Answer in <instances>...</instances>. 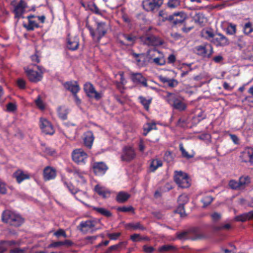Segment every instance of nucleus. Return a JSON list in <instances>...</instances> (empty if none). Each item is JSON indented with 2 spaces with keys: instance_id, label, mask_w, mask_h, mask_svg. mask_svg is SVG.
Masks as SVG:
<instances>
[{
  "instance_id": "obj_10",
  "label": "nucleus",
  "mask_w": 253,
  "mask_h": 253,
  "mask_svg": "<svg viewBox=\"0 0 253 253\" xmlns=\"http://www.w3.org/2000/svg\"><path fill=\"white\" fill-rule=\"evenodd\" d=\"M84 89L86 95L90 98H93L96 100L101 98V93L97 92L93 84L90 83H86L84 84Z\"/></svg>"
},
{
  "instance_id": "obj_14",
  "label": "nucleus",
  "mask_w": 253,
  "mask_h": 253,
  "mask_svg": "<svg viewBox=\"0 0 253 253\" xmlns=\"http://www.w3.org/2000/svg\"><path fill=\"white\" fill-rule=\"evenodd\" d=\"M40 127L42 131L46 134H53L54 131L51 123L46 119H40Z\"/></svg>"
},
{
  "instance_id": "obj_52",
  "label": "nucleus",
  "mask_w": 253,
  "mask_h": 253,
  "mask_svg": "<svg viewBox=\"0 0 253 253\" xmlns=\"http://www.w3.org/2000/svg\"><path fill=\"white\" fill-rule=\"evenodd\" d=\"M134 208L132 206L129 207H119L117 209V211H122L124 212H129V211H134Z\"/></svg>"
},
{
  "instance_id": "obj_54",
  "label": "nucleus",
  "mask_w": 253,
  "mask_h": 253,
  "mask_svg": "<svg viewBox=\"0 0 253 253\" xmlns=\"http://www.w3.org/2000/svg\"><path fill=\"white\" fill-rule=\"evenodd\" d=\"M180 4V0H169L168 5L170 8H175Z\"/></svg>"
},
{
  "instance_id": "obj_29",
  "label": "nucleus",
  "mask_w": 253,
  "mask_h": 253,
  "mask_svg": "<svg viewBox=\"0 0 253 253\" xmlns=\"http://www.w3.org/2000/svg\"><path fill=\"white\" fill-rule=\"evenodd\" d=\"M14 176L16 178L18 183L21 182L23 180L29 178L28 174L24 173L21 170H17L14 173Z\"/></svg>"
},
{
  "instance_id": "obj_31",
  "label": "nucleus",
  "mask_w": 253,
  "mask_h": 253,
  "mask_svg": "<svg viewBox=\"0 0 253 253\" xmlns=\"http://www.w3.org/2000/svg\"><path fill=\"white\" fill-rule=\"evenodd\" d=\"M68 114V109L65 107H59L58 108V114L60 118L63 120L67 119V115Z\"/></svg>"
},
{
  "instance_id": "obj_48",
  "label": "nucleus",
  "mask_w": 253,
  "mask_h": 253,
  "mask_svg": "<svg viewBox=\"0 0 253 253\" xmlns=\"http://www.w3.org/2000/svg\"><path fill=\"white\" fill-rule=\"evenodd\" d=\"M236 31V26L235 24L230 23L226 29V32L228 34L233 35Z\"/></svg>"
},
{
  "instance_id": "obj_6",
  "label": "nucleus",
  "mask_w": 253,
  "mask_h": 253,
  "mask_svg": "<svg viewBox=\"0 0 253 253\" xmlns=\"http://www.w3.org/2000/svg\"><path fill=\"white\" fill-rule=\"evenodd\" d=\"M96 222L94 220H87L82 221L77 226V229L83 234L88 232L92 233L97 230L95 228Z\"/></svg>"
},
{
  "instance_id": "obj_45",
  "label": "nucleus",
  "mask_w": 253,
  "mask_h": 253,
  "mask_svg": "<svg viewBox=\"0 0 253 253\" xmlns=\"http://www.w3.org/2000/svg\"><path fill=\"white\" fill-rule=\"evenodd\" d=\"M127 227L132 228L133 230L139 229L143 231L146 229V228L141 224L140 222H137L135 224L129 223L127 225Z\"/></svg>"
},
{
  "instance_id": "obj_40",
  "label": "nucleus",
  "mask_w": 253,
  "mask_h": 253,
  "mask_svg": "<svg viewBox=\"0 0 253 253\" xmlns=\"http://www.w3.org/2000/svg\"><path fill=\"white\" fill-rule=\"evenodd\" d=\"M73 174L75 177L80 178L82 182L85 183L86 182L84 177V172L81 171L79 169H75L73 171Z\"/></svg>"
},
{
  "instance_id": "obj_25",
  "label": "nucleus",
  "mask_w": 253,
  "mask_h": 253,
  "mask_svg": "<svg viewBox=\"0 0 253 253\" xmlns=\"http://www.w3.org/2000/svg\"><path fill=\"white\" fill-rule=\"evenodd\" d=\"M94 190L99 195L102 196L104 198L110 197V192L105 187L97 185L94 187Z\"/></svg>"
},
{
  "instance_id": "obj_62",
  "label": "nucleus",
  "mask_w": 253,
  "mask_h": 253,
  "mask_svg": "<svg viewBox=\"0 0 253 253\" xmlns=\"http://www.w3.org/2000/svg\"><path fill=\"white\" fill-rule=\"evenodd\" d=\"M121 245L122 243L117 245L110 246L106 251V253H110L113 251L117 250L121 247Z\"/></svg>"
},
{
  "instance_id": "obj_41",
  "label": "nucleus",
  "mask_w": 253,
  "mask_h": 253,
  "mask_svg": "<svg viewBox=\"0 0 253 253\" xmlns=\"http://www.w3.org/2000/svg\"><path fill=\"white\" fill-rule=\"evenodd\" d=\"M124 37L125 39V40H126L129 43H125L121 41L120 42L123 44H130L133 43L136 40V37L130 35H125L124 36Z\"/></svg>"
},
{
  "instance_id": "obj_1",
  "label": "nucleus",
  "mask_w": 253,
  "mask_h": 253,
  "mask_svg": "<svg viewBox=\"0 0 253 253\" xmlns=\"http://www.w3.org/2000/svg\"><path fill=\"white\" fill-rule=\"evenodd\" d=\"M3 222L14 227H19L24 222V219L21 216L9 210H5L2 214Z\"/></svg>"
},
{
  "instance_id": "obj_59",
  "label": "nucleus",
  "mask_w": 253,
  "mask_h": 253,
  "mask_svg": "<svg viewBox=\"0 0 253 253\" xmlns=\"http://www.w3.org/2000/svg\"><path fill=\"white\" fill-rule=\"evenodd\" d=\"M65 184L67 185L69 190L72 194H75L78 192V189L75 188L72 184H67L66 182H65Z\"/></svg>"
},
{
  "instance_id": "obj_16",
  "label": "nucleus",
  "mask_w": 253,
  "mask_h": 253,
  "mask_svg": "<svg viewBox=\"0 0 253 253\" xmlns=\"http://www.w3.org/2000/svg\"><path fill=\"white\" fill-rule=\"evenodd\" d=\"M26 7V3L23 0H21L15 6L13 10V12L15 14V18L19 19L20 18H24L23 14L25 11Z\"/></svg>"
},
{
  "instance_id": "obj_13",
  "label": "nucleus",
  "mask_w": 253,
  "mask_h": 253,
  "mask_svg": "<svg viewBox=\"0 0 253 253\" xmlns=\"http://www.w3.org/2000/svg\"><path fill=\"white\" fill-rule=\"evenodd\" d=\"M211 42L216 46H226L230 43L229 40L220 33L215 34V38H213Z\"/></svg>"
},
{
  "instance_id": "obj_44",
  "label": "nucleus",
  "mask_w": 253,
  "mask_h": 253,
  "mask_svg": "<svg viewBox=\"0 0 253 253\" xmlns=\"http://www.w3.org/2000/svg\"><path fill=\"white\" fill-rule=\"evenodd\" d=\"M152 129H156V124L155 123L147 124L144 128V135L146 136Z\"/></svg>"
},
{
  "instance_id": "obj_33",
  "label": "nucleus",
  "mask_w": 253,
  "mask_h": 253,
  "mask_svg": "<svg viewBox=\"0 0 253 253\" xmlns=\"http://www.w3.org/2000/svg\"><path fill=\"white\" fill-rule=\"evenodd\" d=\"M152 62L157 65H164L166 63V60L162 53L153 59Z\"/></svg>"
},
{
  "instance_id": "obj_15",
  "label": "nucleus",
  "mask_w": 253,
  "mask_h": 253,
  "mask_svg": "<svg viewBox=\"0 0 253 253\" xmlns=\"http://www.w3.org/2000/svg\"><path fill=\"white\" fill-rule=\"evenodd\" d=\"M37 67L40 70V73L33 70H29L26 71L28 79L31 82H37L41 81L42 78V69L39 66H37Z\"/></svg>"
},
{
  "instance_id": "obj_22",
  "label": "nucleus",
  "mask_w": 253,
  "mask_h": 253,
  "mask_svg": "<svg viewBox=\"0 0 253 253\" xmlns=\"http://www.w3.org/2000/svg\"><path fill=\"white\" fill-rule=\"evenodd\" d=\"M159 79L162 83L166 84L168 86L170 87H174L176 86L178 84V82L174 79H169L163 76H160L159 77Z\"/></svg>"
},
{
  "instance_id": "obj_11",
  "label": "nucleus",
  "mask_w": 253,
  "mask_h": 253,
  "mask_svg": "<svg viewBox=\"0 0 253 253\" xmlns=\"http://www.w3.org/2000/svg\"><path fill=\"white\" fill-rule=\"evenodd\" d=\"M135 156L134 150L131 147L126 146L123 149L121 159L122 161L129 162L133 160Z\"/></svg>"
},
{
  "instance_id": "obj_4",
  "label": "nucleus",
  "mask_w": 253,
  "mask_h": 253,
  "mask_svg": "<svg viewBox=\"0 0 253 253\" xmlns=\"http://www.w3.org/2000/svg\"><path fill=\"white\" fill-rule=\"evenodd\" d=\"M173 179L178 186L181 188H188L191 185L187 174L182 171H175Z\"/></svg>"
},
{
  "instance_id": "obj_30",
  "label": "nucleus",
  "mask_w": 253,
  "mask_h": 253,
  "mask_svg": "<svg viewBox=\"0 0 253 253\" xmlns=\"http://www.w3.org/2000/svg\"><path fill=\"white\" fill-rule=\"evenodd\" d=\"M79 41L77 38L69 39L68 40L67 47L69 49L75 50L79 47Z\"/></svg>"
},
{
  "instance_id": "obj_63",
  "label": "nucleus",
  "mask_w": 253,
  "mask_h": 253,
  "mask_svg": "<svg viewBox=\"0 0 253 253\" xmlns=\"http://www.w3.org/2000/svg\"><path fill=\"white\" fill-rule=\"evenodd\" d=\"M173 188L172 186L169 183H166L163 187L161 188V191L166 192L169 191Z\"/></svg>"
},
{
  "instance_id": "obj_58",
  "label": "nucleus",
  "mask_w": 253,
  "mask_h": 253,
  "mask_svg": "<svg viewBox=\"0 0 253 253\" xmlns=\"http://www.w3.org/2000/svg\"><path fill=\"white\" fill-rule=\"evenodd\" d=\"M190 66H191V64H183L182 65V68H186V67H187V68H188V70L184 71L182 72V73L181 74V77H183L187 75L190 71H192V69L190 67Z\"/></svg>"
},
{
  "instance_id": "obj_8",
  "label": "nucleus",
  "mask_w": 253,
  "mask_h": 253,
  "mask_svg": "<svg viewBox=\"0 0 253 253\" xmlns=\"http://www.w3.org/2000/svg\"><path fill=\"white\" fill-rule=\"evenodd\" d=\"M162 3V0H143L142 6L145 11L149 12L159 8Z\"/></svg>"
},
{
  "instance_id": "obj_19",
  "label": "nucleus",
  "mask_w": 253,
  "mask_h": 253,
  "mask_svg": "<svg viewBox=\"0 0 253 253\" xmlns=\"http://www.w3.org/2000/svg\"><path fill=\"white\" fill-rule=\"evenodd\" d=\"M92 169L95 174H103L105 173L108 167L103 162H95L92 165Z\"/></svg>"
},
{
  "instance_id": "obj_60",
  "label": "nucleus",
  "mask_w": 253,
  "mask_h": 253,
  "mask_svg": "<svg viewBox=\"0 0 253 253\" xmlns=\"http://www.w3.org/2000/svg\"><path fill=\"white\" fill-rule=\"evenodd\" d=\"M43 152L46 155L49 156H53L56 153L55 150L50 147L45 148L44 150H43Z\"/></svg>"
},
{
  "instance_id": "obj_47",
  "label": "nucleus",
  "mask_w": 253,
  "mask_h": 253,
  "mask_svg": "<svg viewBox=\"0 0 253 253\" xmlns=\"http://www.w3.org/2000/svg\"><path fill=\"white\" fill-rule=\"evenodd\" d=\"M232 228V226L229 223L225 224H221L218 226H216L214 227V229L216 231L220 230H229Z\"/></svg>"
},
{
  "instance_id": "obj_61",
  "label": "nucleus",
  "mask_w": 253,
  "mask_h": 253,
  "mask_svg": "<svg viewBox=\"0 0 253 253\" xmlns=\"http://www.w3.org/2000/svg\"><path fill=\"white\" fill-rule=\"evenodd\" d=\"M31 58L33 62L35 63H39L40 61L39 54L38 51H36L35 54L32 55Z\"/></svg>"
},
{
  "instance_id": "obj_43",
  "label": "nucleus",
  "mask_w": 253,
  "mask_h": 253,
  "mask_svg": "<svg viewBox=\"0 0 253 253\" xmlns=\"http://www.w3.org/2000/svg\"><path fill=\"white\" fill-rule=\"evenodd\" d=\"M24 26L28 31H33L35 28H38L39 25L35 21L29 20L28 24L27 25H24Z\"/></svg>"
},
{
  "instance_id": "obj_46",
  "label": "nucleus",
  "mask_w": 253,
  "mask_h": 253,
  "mask_svg": "<svg viewBox=\"0 0 253 253\" xmlns=\"http://www.w3.org/2000/svg\"><path fill=\"white\" fill-rule=\"evenodd\" d=\"M189 201V198L188 196L185 194H182L179 196L178 198L177 201L179 205H184Z\"/></svg>"
},
{
  "instance_id": "obj_18",
  "label": "nucleus",
  "mask_w": 253,
  "mask_h": 253,
  "mask_svg": "<svg viewBox=\"0 0 253 253\" xmlns=\"http://www.w3.org/2000/svg\"><path fill=\"white\" fill-rule=\"evenodd\" d=\"M131 79L134 84H140L145 87L148 86L147 79L141 73H131Z\"/></svg>"
},
{
  "instance_id": "obj_53",
  "label": "nucleus",
  "mask_w": 253,
  "mask_h": 253,
  "mask_svg": "<svg viewBox=\"0 0 253 253\" xmlns=\"http://www.w3.org/2000/svg\"><path fill=\"white\" fill-rule=\"evenodd\" d=\"M27 250V249L26 248H24L22 249L19 248H15L14 249L10 250L9 251V253H26Z\"/></svg>"
},
{
  "instance_id": "obj_24",
  "label": "nucleus",
  "mask_w": 253,
  "mask_h": 253,
  "mask_svg": "<svg viewBox=\"0 0 253 253\" xmlns=\"http://www.w3.org/2000/svg\"><path fill=\"white\" fill-rule=\"evenodd\" d=\"M235 219L237 221L242 222L253 219V211L237 215L235 217Z\"/></svg>"
},
{
  "instance_id": "obj_64",
  "label": "nucleus",
  "mask_w": 253,
  "mask_h": 253,
  "mask_svg": "<svg viewBox=\"0 0 253 253\" xmlns=\"http://www.w3.org/2000/svg\"><path fill=\"white\" fill-rule=\"evenodd\" d=\"M16 110L15 104L10 102L7 104V110L9 112H13Z\"/></svg>"
},
{
  "instance_id": "obj_17",
  "label": "nucleus",
  "mask_w": 253,
  "mask_h": 253,
  "mask_svg": "<svg viewBox=\"0 0 253 253\" xmlns=\"http://www.w3.org/2000/svg\"><path fill=\"white\" fill-rule=\"evenodd\" d=\"M169 104L174 109L180 111H184L186 108V105L182 102L179 97H176L174 100H169Z\"/></svg>"
},
{
  "instance_id": "obj_7",
  "label": "nucleus",
  "mask_w": 253,
  "mask_h": 253,
  "mask_svg": "<svg viewBox=\"0 0 253 253\" xmlns=\"http://www.w3.org/2000/svg\"><path fill=\"white\" fill-rule=\"evenodd\" d=\"M144 44L148 46H159L163 44V41L158 37L154 35L147 34L141 38Z\"/></svg>"
},
{
  "instance_id": "obj_55",
  "label": "nucleus",
  "mask_w": 253,
  "mask_h": 253,
  "mask_svg": "<svg viewBox=\"0 0 253 253\" xmlns=\"http://www.w3.org/2000/svg\"><path fill=\"white\" fill-rule=\"evenodd\" d=\"M3 242V244L4 246L6 247V250L7 248L9 246H13V245H17L19 246L20 243L18 242H15L14 241H1Z\"/></svg>"
},
{
  "instance_id": "obj_50",
  "label": "nucleus",
  "mask_w": 253,
  "mask_h": 253,
  "mask_svg": "<svg viewBox=\"0 0 253 253\" xmlns=\"http://www.w3.org/2000/svg\"><path fill=\"white\" fill-rule=\"evenodd\" d=\"M53 235L57 238H60L61 237L64 238H66L67 237L65 230L63 229H59L57 231L54 232Z\"/></svg>"
},
{
  "instance_id": "obj_51",
  "label": "nucleus",
  "mask_w": 253,
  "mask_h": 253,
  "mask_svg": "<svg viewBox=\"0 0 253 253\" xmlns=\"http://www.w3.org/2000/svg\"><path fill=\"white\" fill-rule=\"evenodd\" d=\"M230 187L234 190H240L239 181L235 180H231L229 182Z\"/></svg>"
},
{
  "instance_id": "obj_20",
  "label": "nucleus",
  "mask_w": 253,
  "mask_h": 253,
  "mask_svg": "<svg viewBox=\"0 0 253 253\" xmlns=\"http://www.w3.org/2000/svg\"><path fill=\"white\" fill-rule=\"evenodd\" d=\"M64 87L68 90L71 91L73 95L77 94L80 90V87L76 82H67L63 84Z\"/></svg>"
},
{
  "instance_id": "obj_56",
  "label": "nucleus",
  "mask_w": 253,
  "mask_h": 253,
  "mask_svg": "<svg viewBox=\"0 0 253 253\" xmlns=\"http://www.w3.org/2000/svg\"><path fill=\"white\" fill-rule=\"evenodd\" d=\"M184 205H179L175 210V212L179 213L181 216L185 215Z\"/></svg>"
},
{
  "instance_id": "obj_23",
  "label": "nucleus",
  "mask_w": 253,
  "mask_h": 253,
  "mask_svg": "<svg viewBox=\"0 0 253 253\" xmlns=\"http://www.w3.org/2000/svg\"><path fill=\"white\" fill-rule=\"evenodd\" d=\"M56 175V171L53 168L47 167L43 171L44 178L46 180H49L53 179Z\"/></svg>"
},
{
  "instance_id": "obj_36",
  "label": "nucleus",
  "mask_w": 253,
  "mask_h": 253,
  "mask_svg": "<svg viewBox=\"0 0 253 253\" xmlns=\"http://www.w3.org/2000/svg\"><path fill=\"white\" fill-rule=\"evenodd\" d=\"M193 20L195 22L199 24L200 25L203 24L205 22V17L202 13H196L193 17Z\"/></svg>"
},
{
  "instance_id": "obj_49",
  "label": "nucleus",
  "mask_w": 253,
  "mask_h": 253,
  "mask_svg": "<svg viewBox=\"0 0 253 253\" xmlns=\"http://www.w3.org/2000/svg\"><path fill=\"white\" fill-rule=\"evenodd\" d=\"M253 32V28L251 22L245 24L244 27V32L246 35H249Z\"/></svg>"
},
{
  "instance_id": "obj_26",
  "label": "nucleus",
  "mask_w": 253,
  "mask_h": 253,
  "mask_svg": "<svg viewBox=\"0 0 253 253\" xmlns=\"http://www.w3.org/2000/svg\"><path fill=\"white\" fill-rule=\"evenodd\" d=\"M130 197V195L124 191L119 192L116 197V200L119 203H124Z\"/></svg>"
},
{
  "instance_id": "obj_32",
  "label": "nucleus",
  "mask_w": 253,
  "mask_h": 253,
  "mask_svg": "<svg viewBox=\"0 0 253 253\" xmlns=\"http://www.w3.org/2000/svg\"><path fill=\"white\" fill-rule=\"evenodd\" d=\"M92 209L96 212L107 217H111L112 215L109 211L102 208L93 207Z\"/></svg>"
},
{
  "instance_id": "obj_57",
  "label": "nucleus",
  "mask_w": 253,
  "mask_h": 253,
  "mask_svg": "<svg viewBox=\"0 0 253 253\" xmlns=\"http://www.w3.org/2000/svg\"><path fill=\"white\" fill-rule=\"evenodd\" d=\"M164 159L165 161L167 162L168 163H170L172 162L173 160L172 153L169 151L166 152L164 156Z\"/></svg>"
},
{
  "instance_id": "obj_34",
  "label": "nucleus",
  "mask_w": 253,
  "mask_h": 253,
  "mask_svg": "<svg viewBox=\"0 0 253 253\" xmlns=\"http://www.w3.org/2000/svg\"><path fill=\"white\" fill-rule=\"evenodd\" d=\"M162 53L156 48H153L148 50L147 56L149 59L153 60V59Z\"/></svg>"
},
{
  "instance_id": "obj_28",
  "label": "nucleus",
  "mask_w": 253,
  "mask_h": 253,
  "mask_svg": "<svg viewBox=\"0 0 253 253\" xmlns=\"http://www.w3.org/2000/svg\"><path fill=\"white\" fill-rule=\"evenodd\" d=\"M93 140L94 137L92 132L87 131L86 133H85L84 138V143L85 146L88 148H90L92 146Z\"/></svg>"
},
{
  "instance_id": "obj_5",
  "label": "nucleus",
  "mask_w": 253,
  "mask_h": 253,
  "mask_svg": "<svg viewBox=\"0 0 253 253\" xmlns=\"http://www.w3.org/2000/svg\"><path fill=\"white\" fill-rule=\"evenodd\" d=\"M166 19L172 26H175L184 23L187 19V16L183 12H175L167 17Z\"/></svg>"
},
{
  "instance_id": "obj_42",
  "label": "nucleus",
  "mask_w": 253,
  "mask_h": 253,
  "mask_svg": "<svg viewBox=\"0 0 253 253\" xmlns=\"http://www.w3.org/2000/svg\"><path fill=\"white\" fill-rule=\"evenodd\" d=\"M213 200V198L210 196H207L204 197L202 200L201 202L203 203V208H206L209 205H210L212 201Z\"/></svg>"
},
{
  "instance_id": "obj_39",
  "label": "nucleus",
  "mask_w": 253,
  "mask_h": 253,
  "mask_svg": "<svg viewBox=\"0 0 253 253\" xmlns=\"http://www.w3.org/2000/svg\"><path fill=\"white\" fill-rule=\"evenodd\" d=\"M238 181L240 189H242L244 188L246 185L250 183V178L248 176L241 177Z\"/></svg>"
},
{
  "instance_id": "obj_27",
  "label": "nucleus",
  "mask_w": 253,
  "mask_h": 253,
  "mask_svg": "<svg viewBox=\"0 0 253 253\" xmlns=\"http://www.w3.org/2000/svg\"><path fill=\"white\" fill-rule=\"evenodd\" d=\"M158 251L161 253H173L176 251V248L171 245H165L160 247Z\"/></svg>"
},
{
  "instance_id": "obj_35",
  "label": "nucleus",
  "mask_w": 253,
  "mask_h": 253,
  "mask_svg": "<svg viewBox=\"0 0 253 253\" xmlns=\"http://www.w3.org/2000/svg\"><path fill=\"white\" fill-rule=\"evenodd\" d=\"M138 99L145 110L148 111L149 109V105L152 102V98L147 99L145 97L140 96Z\"/></svg>"
},
{
  "instance_id": "obj_37",
  "label": "nucleus",
  "mask_w": 253,
  "mask_h": 253,
  "mask_svg": "<svg viewBox=\"0 0 253 253\" xmlns=\"http://www.w3.org/2000/svg\"><path fill=\"white\" fill-rule=\"evenodd\" d=\"M162 164L163 163L161 160L158 159L153 160L152 161L150 165V168L152 169V171H154L159 167H161Z\"/></svg>"
},
{
  "instance_id": "obj_3",
  "label": "nucleus",
  "mask_w": 253,
  "mask_h": 253,
  "mask_svg": "<svg viewBox=\"0 0 253 253\" xmlns=\"http://www.w3.org/2000/svg\"><path fill=\"white\" fill-rule=\"evenodd\" d=\"M88 29L93 40L98 42L100 39L106 34L107 26L104 22H97L95 32L90 27H88Z\"/></svg>"
},
{
  "instance_id": "obj_9",
  "label": "nucleus",
  "mask_w": 253,
  "mask_h": 253,
  "mask_svg": "<svg viewBox=\"0 0 253 253\" xmlns=\"http://www.w3.org/2000/svg\"><path fill=\"white\" fill-rule=\"evenodd\" d=\"M87 158V155L82 149H76L72 153L73 160L78 164H84Z\"/></svg>"
},
{
  "instance_id": "obj_38",
  "label": "nucleus",
  "mask_w": 253,
  "mask_h": 253,
  "mask_svg": "<svg viewBox=\"0 0 253 253\" xmlns=\"http://www.w3.org/2000/svg\"><path fill=\"white\" fill-rule=\"evenodd\" d=\"M179 150L181 152L182 157L186 158V159H189L194 157V155L189 154L184 149L183 144L182 143L179 144Z\"/></svg>"
},
{
  "instance_id": "obj_12",
  "label": "nucleus",
  "mask_w": 253,
  "mask_h": 253,
  "mask_svg": "<svg viewBox=\"0 0 253 253\" xmlns=\"http://www.w3.org/2000/svg\"><path fill=\"white\" fill-rule=\"evenodd\" d=\"M195 49L197 54L203 57L210 58L213 53V48L211 44L198 46Z\"/></svg>"
},
{
  "instance_id": "obj_2",
  "label": "nucleus",
  "mask_w": 253,
  "mask_h": 253,
  "mask_svg": "<svg viewBox=\"0 0 253 253\" xmlns=\"http://www.w3.org/2000/svg\"><path fill=\"white\" fill-rule=\"evenodd\" d=\"M177 237L180 240L191 239L195 240L204 239L205 238V236L199 228L193 227L187 231L177 233Z\"/></svg>"
},
{
  "instance_id": "obj_21",
  "label": "nucleus",
  "mask_w": 253,
  "mask_h": 253,
  "mask_svg": "<svg viewBox=\"0 0 253 253\" xmlns=\"http://www.w3.org/2000/svg\"><path fill=\"white\" fill-rule=\"evenodd\" d=\"M253 155V148L250 147L246 148L241 153L240 158L242 162L245 163H251L252 156Z\"/></svg>"
}]
</instances>
